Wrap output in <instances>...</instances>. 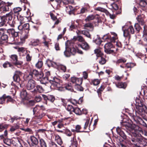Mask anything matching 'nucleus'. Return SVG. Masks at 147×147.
<instances>
[{"label":"nucleus","mask_w":147,"mask_h":147,"mask_svg":"<svg viewBox=\"0 0 147 147\" xmlns=\"http://www.w3.org/2000/svg\"><path fill=\"white\" fill-rule=\"evenodd\" d=\"M121 124L123 127H125L126 129L131 132L132 136H134L130 139V141L131 144L136 146H139L140 138V135L138 134L139 127L128 122L123 123Z\"/></svg>","instance_id":"obj_1"},{"label":"nucleus","mask_w":147,"mask_h":147,"mask_svg":"<svg viewBox=\"0 0 147 147\" xmlns=\"http://www.w3.org/2000/svg\"><path fill=\"white\" fill-rule=\"evenodd\" d=\"M50 82L52 86L58 90L61 91L64 90V88L61 87V81L59 78L56 77H53Z\"/></svg>","instance_id":"obj_2"},{"label":"nucleus","mask_w":147,"mask_h":147,"mask_svg":"<svg viewBox=\"0 0 147 147\" xmlns=\"http://www.w3.org/2000/svg\"><path fill=\"white\" fill-rule=\"evenodd\" d=\"M34 118L36 119H41L45 115V114L39 107H35L33 109Z\"/></svg>","instance_id":"obj_3"},{"label":"nucleus","mask_w":147,"mask_h":147,"mask_svg":"<svg viewBox=\"0 0 147 147\" xmlns=\"http://www.w3.org/2000/svg\"><path fill=\"white\" fill-rule=\"evenodd\" d=\"M137 101H138V104L137 105L136 111L140 115L144 117L145 115V108H144L141 106L142 104H141L140 100L139 99L137 100L136 102Z\"/></svg>","instance_id":"obj_4"},{"label":"nucleus","mask_w":147,"mask_h":147,"mask_svg":"<svg viewBox=\"0 0 147 147\" xmlns=\"http://www.w3.org/2000/svg\"><path fill=\"white\" fill-rule=\"evenodd\" d=\"M113 46L111 42H108L104 46V51L107 54H113L114 51L111 49L113 48Z\"/></svg>","instance_id":"obj_5"},{"label":"nucleus","mask_w":147,"mask_h":147,"mask_svg":"<svg viewBox=\"0 0 147 147\" xmlns=\"http://www.w3.org/2000/svg\"><path fill=\"white\" fill-rule=\"evenodd\" d=\"M29 75L31 76H34V77L37 80H39L42 78L44 75L42 72H39L36 69L33 70L32 73L30 72Z\"/></svg>","instance_id":"obj_6"},{"label":"nucleus","mask_w":147,"mask_h":147,"mask_svg":"<svg viewBox=\"0 0 147 147\" xmlns=\"http://www.w3.org/2000/svg\"><path fill=\"white\" fill-rule=\"evenodd\" d=\"M22 73L19 71H16L15 72L13 78L14 81L18 83L19 85L21 87V85L19 82L20 81V76H21Z\"/></svg>","instance_id":"obj_7"},{"label":"nucleus","mask_w":147,"mask_h":147,"mask_svg":"<svg viewBox=\"0 0 147 147\" xmlns=\"http://www.w3.org/2000/svg\"><path fill=\"white\" fill-rule=\"evenodd\" d=\"M12 59L13 64L16 66L21 65L23 64V62L20 61L18 60V56L16 55H11L10 56Z\"/></svg>","instance_id":"obj_8"},{"label":"nucleus","mask_w":147,"mask_h":147,"mask_svg":"<svg viewBox=\"0 0 147 147\" xmlns=\"http://www.w3.org/2000/svg\"><path fill=\"white\" fill-rule=\"evenodd\" d=\"M45 77L42 79L40 81L41 84H45L46 83V81L44 82V80H49V82L53 79V78L51 75L50 72L49 71H47L45 73Z\"/></svg>","instance_id":"obj_9"},{"label":"nucleus","mask_w":147,"mask_h":147,"mask_svg":"<svg viewBox=\"0 0 147 147\" xmlns=\"http://www.w3.org/2000/svg\"><path fill=\"white\" fill-rule=\"evenodd\" d=\"M36 82L32 79L29 80L26 86L28 90H30L33 89L35 87Z\"/></svg>","instance_id":"obj_10"},{"label":"nucleus","mask_w":147,"mask_h":147,"mask_svg":"<svg viewBox=\"0 0 147 147\" xmlns=\"http://www.w3.org/2000/svg\"><path fill=\"white\" fill-rule=\"evenodd\" d=\"M144 15L143 14H141L138 16L136 17V19L140 24L141 25H144L145 23L144 20Z\"/></svg>","instance_id":"obj_11"},{"label":"nucleus","mask_w":147,"mask_h":147,"mask_svg":"<svg viewBox=\"0 0 147 147\" xmlns=\"http://www.w3.org/2000/svg\"><path fill=\"white\" fill-rule=\"evenodd\" d=\"M7 32L9 34H11L13 37H16L18 36V32L15 31L13 28L9 29L7 30Z\"/></svg>","instance_id":"obj_12"},{"label":"nucleus","mask_w":147,"mask_h":147,"mask_svg":"<svg viewBox=\"0 0 147 147\" xmlns=\"http://www.w3.org/2000/svg\"><path fill=\"white\" fill-rule=\"evenodd\" d=\"M77 34H82L85 35L86 37L91 39V35L90 34L88 31L86 30H84L81 31H78V32L77 33Z\"/></svg>","instance_id":"obj_13"},{"label":"nucleus","mask_w":147,"mask_h":147,"mask_svg":"<svg viewBox=\"0 0 147 147\" xmlns=\"http://www.w3.org/2000/svg\"><path fill=\"white\" fill-rule=\"evenodd\" d=\"M5 16L8 20L10 21L12 20L13 18L14 19H15L16 18L15 15H14V14L13 13V12L12 11L6 14Z\"/></svg>","instance_id":"obj_14"},{"label":"nucleus","mask_w":147,"mask_h":147,"mask_svg":"<svg viewBox=\"0 0 147 147\" xmlns=\"http://www.w3.org/2000/svg\"><path fill=\"white\" fill-rule=\"evenodd\" d=\"M22 9L21 7H17L14 8L13 9V11L12 12L16 16H19V12L22 11Z\"/></svg>","instance_id":"obj_15"},{"label":"nucleus","mask_w":147,"mask_h":147,"mask_svg":"<svg viewBox=\"0 0 147 147\" xmlns=\"http://www.w3.org/2000/svg\"><path fill=\"white\" fill-rule=\"evenodd\" d=\"M140 145L142 144L144 146H147V139L144 138L140 135Z\"/></svg>","instance_id":"obj_16"},{"label":"nucleus","mask_w":147,"mask_h":147,"mask_svg":"<svg viewBox=\"0 0 147 147\" xmlns=\"http://www.w3.org/2000/svg\"><path fill=\"white\" fill-rule=\"evenodd\" d=\"M93 41L98 45H100L101 43L102 42L101 38L98 35H97L94 37Z\"/></svg>","instance_id":"obj_17"},{"label":"nucleus","mask_w":147,"mask_h":147,"mask_svg":"<svg viewBox=\"0 0 147 147\" xmlns=\"http://www.w3.org/2000/svg\"><path fill=\"white\" fill-rule=\"evenodd\" d=\"M79 46L85 50H87L90 48L89 45L86 41L82 42L81 45H79Z\"/></svg>","instance_id":"obj_18"},{"label":"nucleus","mask_w":147,"mask_h":147,"mask_svg":"<svg viewBox=\"0 0 147 147\" xmlns=\"http://www.w3.org/2000/svg\"><path fill=\"white\" fill-rule=\"evenodd\" d=\"M58 63L55 62L51 61L49 60L47 61V65L49 67H50L51 66H52L56 68V67H57Z\"/></svg>","instance_id":"obj_19"},{"label":"nucleus","mask_w":147,"mask_h":147,"mask_svg":"<svg viewBox=\"0 0 147 147\" xmlns=\"http://www.w3.org/2000/svg\"><path fill=\"white\" fill-rule=\"evenodd\" d=\"M66 11L70 14L74 13V9L71 6L69 5L66 7Z\"/></svg>","instance_id":"obj_20"},{"label":"nucleus","mask_w":147,"mask_h":147,"mask_svg":"<svg viewBox=\"0 0 147 147\" xmlns=\"http://www.w3.org/2000/svg\"><path fill=\"white\" fill-rule=\"evenodd\" d=\"M9 11V8L7 6L5 5H2L0 7V11L3 13H5L6 11Z\"/></svg>","instance_id":"obj_21"},{"label":"nucleus","mask_w":147,"mask_h":147,"mask_svg":"<svg viewBox=\"0 0 147 147\" xmlns=\"http://www.w3.org/2000/svg\"><path fill=\"white\" fill-rule=\"evenodd\" d=\"M111 34L113 35V36L110 38V40L112 42H115L116 40H117L118 37L117 34L113 32H111Z\"/></svg>","instance_id":"obj_22"},{"label":"nucleus","mask_w":147,"mask_h":147,"mask_svg":"<svg viewBox=\"0 0 147 147\" xmlns=\"http://www.w3.org/2000/svg\"><path fill=\"white\" fill-rule=\"evenodd\" d=\"M83 27L84 29H86L88 28L93 29V24L90 22L86 23L83 25Z\"/></svg>","instance_id":"obj_23"},{"label":"nucleus","mask_w":147,"mask_h":147,"mask_svg":"<svg viewBox=\"0 0 147 147\" xmlns=\"http://www.w3.org/2000/svg\"><path fill=\"white\" fill-rule=\"evenodd\" d=\"M55 141L58 144L60 145L62 144L63 142L60 137L58 135H56L55 138Z\"/></svg>","instance_id":"obj_24"},{"label":"nucleus","mask_w":147,"mask_h":147,"mask_svg":"<svg viewBox=\"0 0 147 147\" xmlns=\"http://www.w3.org/2000/svg\"><path fill=\"white\" fill-rule=\"evenodd\" d=\"M30 140L32 143L35 145H37L38 144V141L37 139L34 136L30 137Z\"/></svg>","instance_id":"obj_25"},{"label":"nucleus","mask_w":147,"mask_h":147,"mask_svg":"<svg viewBox=\"0 0 147 147\" xmlns=\"http://www.w3.org/2000/svg\"><path fill=\"white\" fill-rule=\"evenodd\" d=\"M56 68L61 69L64 72H65L66 70V68L65 66L61 65L59 63H58L57 67H56Z\"/></svg>","instance_id":"obj_26"},{"label":"nucleus","mask_w":147,"mask_h":147,"mask_svg":"<svg viewBox=\"0 0 147 147\" xmlns=\"http://www.w3.org/2000/svg\"><path fill=\"white\" fill-rule=\"evenodd\" d=\"M95 17V15L92 14L90 15L85 18V20L86 22H89L91 20H93Z\"/></svg>","instance_id":"obj_27"},{"label":"nucleus","mask_w":147,"mask_h":147,"mask_svg":"<svg viewBox=\"0 0 147 147\" xmlns=\"http://www.w3.org/2000/svg\"><path fill=\"white\" fill-rule=\"evenodd\" d=\"M19 22V23L21 24H24L25 22L24 20V17L21 16V15L18 16H16Z\"/></svg>","instance_id":"obj_28"},{"label":"nucleus","mask_w":147,"mask_h":147,"mask_svg":"<svg viewBox=\"0 0 147 147\" xmlns=\"http://www.w3.org/2000/svg\"><path fill=\"white\" fill-rule=\"evenodd\" d=\"M94 53L96 54V55L97 57H101L103 55V53L99 49H95Z\"/></svg>","instance_id":"obj_29"},{"label":"nucleus","mask_w":147,"mask_h":147,"mask_svg":"<svg viewBox=\"0 0 147 147\" xmlns=\"http://www.w3.org/2000/svg\"><path fill=\"white\" fill-rule=\"evenodd\" d=\"M72 47L69 48V50L71 54L74 55L77 51V49L75 48L74 45H73Z\"/></svg>","instance_id":"obj_30"},{"label":"nucleus","mask_w":147,"mask_h":147,"mask_svg":"<svg viewBox=\"0 0 147 147\" xmlns=\"http://www.w3.org/2000/svg\"><path fill=\"white\" fill-rule=\"evenodd\" d=\"M43 65V63L41 60L38 61L35 65L36 67L38 69H40Z\"/></svg>","instance_id":"obj_31"},{"label":"nucleus","mask_w":147,"mask_h":147,"mask_svg":"<svg viewBox=\"0 0 147 147\" xmlns=\"http://www.w3.org/2000/svg\"><path fill=\"white\" fill-rule=\"evenodd\" d=\"M31 44L33 46L39 45L40 44V41L38 39L34 40L31 41Z\"/></svg>","instance_id":"obj_32"},{"label":"nucleus","mask_w":147,"mask_h":147,"mask_svg":"<svg viewBox=\"0 0 147 147\" xmlns=\"http://www.w3.org/2000/svg\"><path fill=\"white\" fill-rule=\"evenodd\" d=\"M73 112L76 115H80L82 114V112L80 109L76 107L74 109Z\"/></svg>","instance_id":"obj_33"},{"label":"nucleus","mask_w":147,"mask_h":147,"mask_svg":"<svg viewBox=\"0 0 147 147\" xmlns=\"http://www.w3.org/2000/svg\"><path fill=\"white\" fill-rule=\"evenodd\" d=\"M63 88H64V90L65 89L71 91H72L73 90L72 86L71 85V84H66L65 85V87Z\"/></svg>","instance_id":"obj_34"},{"label":"nucleus","mask_w":147,"mask_h":147,"mask_svg":"<svg viewBox=\"0 0 147 147\" xmlns=\"http://www.w3.org/2000/svg\"><path fill=\"white\" fill-rule=\"evenodd\" d=\"M65 49V50L64 52V54L66 57H69L71 55V53L69 50V48L66 47Z\"/></svg>","instance_id":"obj_35"},{"label":"nucleus","mask_w":147,"mask_h":147,"mask_svg":"<svg viewBox=\"0 0 147 147\" xmlns=\"http://www.w3.org/2000/svg\"><path fill=\"white\" fill-rule=\"evenodd\" d=\"M27 95V92L25 90H22L20 93V96L23 99L25 98Z\"/></svg>","instance_id":"obj_36"},{"label":"nucleus","mask_w":147,"mask_h":147,"mask_svg":"<svg viewBox=\"0 0 147 147\" xmlns=\"http://www.w3.org/2000/svg\"><path fill=\"white\" fill-rule=\"evenodd\" d=\"M6 99L7 100V102H10L12 103H14L15 102V100L13 99L11 96H9L6 95Z\"/></svg>","instance_id":"obj_37"},{"label":"nucleus","mask_w":147,"mask_h":147,"mask_svg":"<svg viewBox=\"0 0 147 147\" xmlns=\"http://www.w3.org/2000/svg\"><path fill=\"white\" fill-rule=\"evenodd\" d=\"M6 97V94H4L2 97L0 98V104H2L5 102Z\"/></svg>","instance_id":"obj_38"},{"label":"nucleus","mask_w":147,"mask_h":147,"mask_svg":"<svg viewBox=\"0 0 147 147\" xmlns=\"http://www.w3.org/2000/svg\"><path fill=\"white\" fill-rule=\"evenodd\" d=\"M126 61V60L125 58H122L118 59L116 62V64H119L120 63H123Z\"/></svg>","instance_id":"obj_39"},{"label":"nucleus","mask_w":147,"mask_h":147,"mask_svg":"<svg viewBox=\"0 0 147 147\" xmlns=\"http://www.w3.org/2000/svg\"><path fill=\"white\" fill-rule=\"evenodd\" d=\"M6 30L3 28L0 29V37H2L7 34Z\"/></svg>","instance_id":"obj_40"},{"label":"nucleus","mask_w":147,"mask_h":147,"mask_svg":"<svg viewBox=\"0 0 147 147\" xmlns=\"http://www.w3.org/2000/svg\"><path fill=\"white\" fill-rule=\"evenodd\" d=\"M29 28V25L28 24L26 23L23 25V30H26V32L28 33Z\"/></svg>","instance_id":"obj_41"},{"label":"nucleus","mask_w":147,"mask_h":147,"mask_svg":"<svg viewBox=\"0 0 147 147\" xmlns=\"http://www.w3.org/2000/svg\"><path fill=\"white\" fill-rule=\"evenodd\" d=\"M78 142L76 140L73 139L71 144L70 147H77Z\"/></svg>","instance_id":"obj_42"},{"label":"nucleus","mask_w":147,"mask_h":147,"mask_svg":"<svg viewBox=\"0 0 147 147\" xmlns=\"http://www.w3.org/2000/svg\"><path fill=\"white\" fill-rule=\"evenodd\" d=\"M94 10L104 12H106L107 11L106 9L101 7L95 8H94Z\"/></svg>","instance_id":"obj_43"},{"label":"nucleus","mask_w":147,"mask_h":147,"mask_svg":"<svg viewBox=\"0 0 147 147\" xmlns=\"http://www.w3.org/2000/svg\"><path fill=\"white\" fill-rule=\"evenodd\" d=\"M3 141L4 143L8 146H10L11 144V141L9 139H4Z\"/></svg>","instance_id":"obj_44"},{"label":"nucleus","mask_w":147,"mask_h":147,"mask_svg":"<svg viewBox=\"0 0 147 147\" xmlns=\"http://www.w3.org/2000/svg\"><path fill=\"white\" fill-rule=\"evenodd\" d=\"M36 89L39 92L41 93L43 91V89L42 87L40 86L37 85L36 86Z\"/></svg>","instance_id":"obj_45"},{"label":"nucleus","mask_w":147,"mask_h":147,"mask_svg":"<svg viewBox=\"0 0 147 147\" xmlns=\"http://www.w3.org/2000/svg\"><path fill=\"white\" fill-rule=\"evenodd\" d=\"M40 142L41 147H47L46 143L43 139H40Z\"/></svg>","instance_id":"obj_46"},{"label":"nucleus","mask_w":147,"mask_h":147,"mask_svg":"<svg viewBox=\"0 0 147 147\" xmlns=\"http://www.w3.org/2000/svg\"><path fill=\"white\" fill-rule=\"evenodd\" d=\"M67 109L69 111H70V112H69V113L70 114H71V112L73 111H74V108L73 107V106L70 105H68L67 106Z\"/></svg>","instance_id":"obj_47"},{"label":"nucleus","mask_w":147,"mask_h":147,"mask_svg":"<svg viewBox=\"0 0 147 147\" xmlns=\"http://www.w3.org/2000/svg\"><path fill=\"white\" fill-rule=\"evenodd\" d=\"M3 66L4 68H6L8 67H11L12 66V65L8 61H6L3 64Z\"/></svg>","instance_id":"obj_48"},{"label":"nucleus","mask_w":147,"mask_h":147,"mask_svg":"<svg viewBox=\"0 0 147 147\" xmlns=\"http://www.w3.org/2000/svg\"><path fill=\"white\" fill-rule=\"evenodd\" d=\"M21 118V117L18 116H15L12 117H11V122L13 123L15 120H17Z\"/></svg>","instance_id":"obj_49"},{"label":"nucleus","mask_w":147,"mask_h":147,"mask_svg":"<svg viewBox=\"0 0 147 147\" xmlns=\"http://www.w3.org/2000/svg\"><path fill=\"white\" fill-rule=\"evenodd\" d=\"M130 32L127 29L123 30V35L125 37L129 36L130 38Z\"/></svg>","instance_id":"obj_50"},{"label":"nucleus","mask_w":147,"mask_h":147,"mask_svg":"<svg viewBox=\"0 0 147 147\" xmlns=\"http://www.w3.org/2000/svg\"><path fill=\"white\" fill-rule=\"evenodd\" d=\"M75 88L78 91H83V88L80 86V85H75Z\"/></svg>","instance_id":"obj_51"},{"label":"nucleus","mask_w":147,"mask_h":147,"mask_svg":"<svg viewBox=\"0 0 147 147\" xmlns=\"http://www.w3.org/2000/svg\"><path fill=\"white\" fill-rule=\"evenodd\" d=\"M75 85H81L82 82V79L81 78H77Z\"/></svg>","instance_id":"obj_52"},{"label":"nucleus","mask_w":147,"mask_h":147,"mask_svg":"<svg viewBox=\"0 0 147 147\" xmlns=\"http://www.w3.org/2000/svg\"><path fill=\"white\" fill-rule=\"evenodd\" d=\"M35 102L33 100H30L27 102V104L28 106H32L35 105Z\"/></svg>","instance_id":"obj_53"},{"label":"nucleus","mask_w":147,"mask_h":147,"mask_svg":"<svg viewBox=\"0 0 147 147\" xmlns=\"http://www.w3.org/2000/svg\"><path fill=\"white\" fill-rule=\"evenodd\" d=\"M100 57V59L99 61V63L101 65L105 64L106 63V60L104 58L102 57V56Z\"/></svg>","instance_id":"obj_54"},{"label":"nucleus","mask_w":147,"mask_h":147,"mask_svg":"<svg viewBox=\"0 0 147 147\" xmlns=\"http://www.w3.org/2000/svg\"><path fill=\"white\" fill-rule=\"evenodd\" d=\"M116 86L119 88H124L125 87L124 84L122 82H119L117 84H116Z\"/></svg>","instance_id":"obj_55"},{"label":"nucleus","mask_w":147,"mask_h":147,"mask_svg":"<svg viewBox=\"0 0 147 147\" xmlns=\"http://www.w3.org/2000/svg\"><path fill=\"white\" fill-rule=\"evenodd\" d=\"M127 29L130 32V34H133L134 33V30L132 26H130Z\"/></svg>","instance_id":"obj_56"},{"label":"nucleus","mask_w":147,"mask_h":147,"mask_svg":"<svg viewBox=\"0 0 147 147\" xmlns=\"http://www.w3.org/2000/svg\"><path fill=\"white\" fill-rule=\"evenodd\" d=\"M139 4L141 6L144 7L147 5V3L144 0H141Z\"/></svg>","instance_id":"obj_57"},{"label":"nucleus","mask_w":147,"mask_h":147,"mask_svg":"<svg viewBox=\"0 0 147 147\" xmlns=\"http://www.w3.org/2000/svg\"><path fill=\"white\" fill-rule=\"evenodd\" d=\"M92 82L94 85L96 86L100 83V81L98 79H96L93 80Z\"/></svg>","instance_id":"obj_58"},{"label":"nucleus","mask_w":147,"mask_h":147,"mask_svg":"<svg viewBox=\"0 0 147 147\" xmlns=\"http://www.w3.org/2000/svg\"><path fill=\"white\" fill-rule=\"evenodd\" d=\"M139 24L138 23H136L134 26L135 29L138 32L141 28Z\"/></svg>","instance_id":"obj_59"},{"label":"nucleus","mask_w":147,"mask_h":147,"mask_svg":"<svg viewBox=\"0 0 147 147\" xmlns=\"http://www.w3.org/2000/svg\"><path fill=\"white\" fill-rule=\"evenodd\" d=\"M78 40L79 42H83L85 41L84 39L82 36L78 35Z\"/></svg>","instance_id":"obj_60"},{"label":"nucleus","mask_w":147,"mask_h":147,"mask_svg":"<svg viewBox=\"0 0 147 147\" xmlns=\"http://www.w3.org/2000/svg\"><path fill=\"white\" fill-rule=\"evenodd\" d=\"M138 121L140 122V123L142 124L145 127L147 126V124L140 117H138Z\"/></svg>","instance_id":"obj_61"},{"label":"nucleus","mask_w":147,"mask_h":147,"mask_svg":"<svg viewBox=\"0 0 147 147\" xmlns=\"http://www.w3.org/2000/svg\"><path fill=\"white\" fill-rule=\"evenodd\" d=\"M19 128V126L18 125H16L14 126H12L10 129V131L11 132H13L16 129Z\"/></svg>","instance_id":"obj_62"},{"label":"nucleus","mask_w":147,"mask_h":147,"mask_svg":"<svg viewBox=\"0 0 147 147\" xmlns=\"http://www.w3.org/2000/svg\"><path fill=\"white\" fill-rule=\"evenodd\" d=\"M70 77V75L69 74H64L63 76V79L65 80L68 81V79Z\"/></svg>","instance_id":"obj_63"},{"label":"nucleus","mask_w":147,"mask_h":147,"mask_svg":"<svg viewBox=\"0 0 147 147\" xmlns=\"http://www.w3.org/2000/svg\"><path fill=\"white\" fill-rule=\"evenodd\" d=\"M48 98V100L52 102H53L55 100L54 96L52 95H49Z\"/></svg>","instance_id":"obj_64"}]
</instances>
